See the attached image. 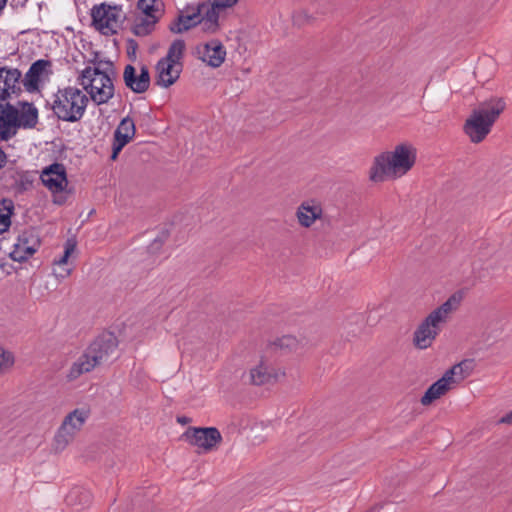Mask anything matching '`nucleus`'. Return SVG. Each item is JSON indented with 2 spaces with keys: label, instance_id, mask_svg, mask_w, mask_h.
<instances>
[{
  "label": "nucleus",
  "instance_id": "f3484780",
  "mask_svg": "<svg viewBox=\"0 0 512 512\" xmlns=\"http://www.w3.org/2000/svg\"><path fill=\"white\" fill-rule=\"evenodd\" d=\"M135 123L130 117L123 118L114 131L111 159L115 160L120 151L134 138Z\"/></svg>",
  "mask_w": 512,
  "mask_h": 512
},
{
  "label": "nucleus",
  "instance_id": "f704fd0d",
  "mask_svg": "<svg viewBox=\"0 0 512 512\" xmlns=\"http://www.w3.org/2000/svg\"><path fill=\"white\" fill-rule=\"evenodd\" d=\"M70 274V269H65V273L64 274H60V276L64 277V276H67Z\"/></svg>",
  "mask_w": 512,
  "mask_h": 512
},
{
  "label": "nucleus",
  "instance_id": "39448f33",
  "mask_svg": "<svg viewBox=\"0 0 512 512\" xmlns=\"http://www.w3.org/2000/svg\"><path fill=\"white\" fill-rule=\"evenodd\" d=\"M505 108L506 102L501 97H491L480 102L464 125L465 133L470 140L473 143L483 141Z\"/></svg>",
  "mask_w": 512,
  "mask_h": 512
},
{
  "label": "nucleus",
  "instance_id": "0eeeda50",
  "mask_svg": "<svg viewBox=\"0 0 512 512\" xmlns=\"http://www.w3.org/2000/svg\"><path fill=\"white\" fill-rule=\"evenodd\" d=\"M118 342L111 333L102 334L96 338L85 352L73 363L68 377L73 380L83 373L92 371L97 365L108 360L114 354Z\"/></svg>",
  "mask_w": 512,
  "mask_h": 512
},
{
  "label": "nucleus",
  "instance_id": "20e7f679",
  "mask_svg": "<svg viewBox=\"0 0 512 512\" xmlns=\"http://www.w3.org/2000/svg\"><path fill=\"white\" fill-rule=\"evenodd\" d=\"M197 25L206 33H215L219 29V14L210 2L199 1L186 4L169 28L173 33H183Z\"/></svg>",
  "mask_w": 512,
  "mask_h": 512
},
{
  "label": "nucleus",
  "instance_id": "b1692460",
  "mask_svg": "<svg viewBox=\"0 0 512 512\" xmlns=\"http://www.w3.org/2000/svg\"><path fill=\"white\" fill-rule=\"evenodd\" d=\"M14 212V203L10 199L0 202V235L8 232L11 226V217Z\"/></svg>",
  "mask_w": 512,
  "mask_h": 512
},
{
  "label": "nucleus",
  "instance_id": "cd10ccee",
  "mask_svg": "<svg viewBox=\"0 0 512 512\" xmlns=\"http://www.w3.org/2000/svg\"><path fill=\"white\" fill-rule=\"evenodd\" d=\"M279 346L282 348L296 350L298 346V341L293 336H283L281 339H279Z\"/></svg>",
  "mask_w": 512,
  "mask_h": 512
},
{
  "label": "nucleus",
  "instance_id": "473e14b6",
  "mask_svg": "<svg viewBox=\"0 0 512 512\" xmlns=\"http://www.w3.org/2000/svg\"><path fill=\"white\" fill-rule=\"evenodd\" d=\"M79 492V489H74L71 491L70 495L68 496V502L71 503L72 502V498L74 497V495H76L77 493Z\"/></svg>",
  "mask_w": 512,
  "mask_h": 512
},
{
  "label": "nucleus",
  "instance_id": "f03ea898",
  "mask_svg": "<svg viewBox=\"0 0 512 512\" xmlns=\"http://www.w3.org/2000/svg\"><path fill=\"white\" fill-rule=\"evenodd\" d=\"M102 66L101 61L93 62L92 65L85 67L78 76L79 84L85 94L96 105L108 103L115 92L113 67L109 63L106 64V67Z\"/></svg>",
  "mask_w": 512,
  "mask_h": 512
},
{
  "label": "nucleus",
  "instance_id": "412c9836",
  "mask_svg": "<svg viewBox=\"0 0 512 512\" xmlns=\"http://www.w3.org/2000/svg\"><path fill=\"white\" fill-rule=\"evenodd\" d=\"M322 214V206L315 200L302 202L296 210L297 221L304 228L311 227L317 220L321 219Z\"/></svg>",
  "mask_w": 512,
  "mask_h": 512
},
{
  "label": "nucleus",
  "instance_id": "dca6fc26",
  "mask_svg": "<svg viewBox=\"0 0 512 512\" xmlns=\"http://www.w3.org/2000/svg\"><path fill=\"white\" fill-rule=\"evenodd\" d=\"M52 66V62L47 59H39L33 62L23 79L26 90H37L39 84L47 80L53 73Z\"/></svg>",
  "mask_w": 512,
  "mask_h": 512
},
{
  "label": "nucleus",
  "instance_id": "6ab92c4d",
  "mask_svg": "<svg viewBox=\"0 0 512 512\" xmlns=\"http://www.w3.org/2000/svg\"><path fill=\"white\" fill-rule=\"evenodd\" d=\"M125 85L135 93L145 92L150 85L149 71L146 66H141L137 71L132 65H126L123 72Z\"/></svg>",
  "mask_w": 512,
  "mask_h": 512
},
{
  "label": "nucleus",
  "instance_id": "c85d7f7f",
  "mask_svg": "<svg viewBox=\"0 0 512 512\" xmlns=\"http://www.w3.org/2000/svg\"><path fill=\"white\" fill-rule=\"evenodd\" d=\"M238 0H214L211 5L214 8V11L219 14V9L232 7L237 3Z\"/></svg>",
  "mask_w": 512,
  "mask_h": 512
},
{
  "label": "nucleus",
  "instance_id": "423d86ee",
  "mask_svg": "<svg viewBox=\"0 0 512 512\" xmlns=\"http://www.w3.org/2000/svg\"><path fill=\"white\" fill-rule=\"evenodd\" d=\"M37 123L38 109L33 103L19 102L17 106L0 103V141H8L19 129H32Z\"/></svg>",
  "mask_w": 512,
  "mask_h": 512
},
{
  "label": "nucleus",
  "instance_id": "7c9ffc66",
  "mask_svg": "<svg viewBox=\"0 0 512 512\" xmlns=\"http://www.w3.org/2000/svg\"><path fill=\"white\" fill-rule=\"evenodd\" d=\"M7 163V155L5 152L0 148V169L3 168Z\"/></svg>",
  "mask_w": 512,
  "mask_h": 512
},
{
  "label": "nucleus",
  "instance_id": "c756f323",
  "mask_svg": "<svg viewBox=\"0 0 512 512\" xmlns=\"http://www.w3.org/2000/svg\"><path fill=\"white\" fill-rule=\"evenodd\" d=\"M499 423H502V424H512V410L509 413H507L505 416H503L499 420Z\"/></svg>",
  "mask_w": 512,
  "mask_h": 512
},
{
  "label": "nucleus",
  "instance_id": "393cba45",
  "mask_svg": "<svg viewBox=\"0 0 512 512\" xmlns=\"http://www.w3.org/2000/svg\"><path fill=\"white\" fill-rule=\"evenodd\" d=\"M138 9L141 12H150L157 15L164 14V3L162 0H139Z\"/></svg>",
  "mask_w": 512,
  "mask_h": 512
},
{
  "label": "nucleus",
  "instance_id": "4be33fe9",
  "mask_svg": "<svg viewBox=\"0 0 512 512\" xmlns=\"http://www.w3.org/2000/svg\"><path fill=\"white\" fill-rule=\"evenodd\" d=\"M21 72L16 68H0V99L5 100L20 91Z\"/></svg>",
  "mask_w": 512,
  "mask_h": 512
},
{
  "label": "nucleus",
  "instance_id": "ddd939ff",
  "mask_svg": "<svg viewBox=\"0 0 512 512\" xmlns=\"http://www.w3.org/2000/svg\"><path fill=\"white\" fill-rule=\"evenodd\" d=\"M454 376H459V380L464 379L462 364L453 366L451 369L445 372V374L433 383L425 392L421 398L423 405H429L433 401L443 396L451 386L456 382Z\"/></svg>",
  "mask_w": 512,
  "mask_h": 512
},
{
  "label": "nucleus",
  "instance_id": "bb28decb",
  "mask_svg": "<svg viewBox=\"0 0 512 512\" xmlns=\"http://www.w3.org/2000/svg\"><path fill=\"white\" fill-rule=\"evenodd\" d=\"M14 361L13 354L0 347V374L7 372L13 366Z\"/></svg>",
  "mask_w": 512,
  "mask_h": 512
},
{
  "label": "nucleus",
  "instance_id": "2eb2a0df",
  "mask_svg": "<svg viewBox=\"0 0 512 512\" xmlns=\"http://www.w3.org/2000/svg\"><path fill=\"white\" fill-rule=\"evenodd\" d=\"M198 58L212 68L220 67L226 59V49L217 39L199 44L196 47Z\"/></svg>",
  "mask_w": 512,
  "mask_h": 512
},
{
  "label": "nucleus",
  "instance_id": "6e6552de",
  "mask_svg": "<svg viewBox=\"0 0 512 512\" xmlns=\"http://www.w3.org/2000/svg\"><path fill=\"white\" fill-rule=\"evenodd\" d=\"M88 102V96L80 88L68 86L55 93L52 110L62 121L77 122L83 117Z\"/></svg>",
  "mask_w": 512,
  "mask_h": 512
},
{
  "label": "nucleus",
  "instance_id": "5701e85b",
  "mask_svg": "<svg viewBox=\"0 0 512 512\" xmlns=\"http://www.w3.org/2000/svg\"><path fill=\"white\" fill-rule=\"evenodd\" d=\"M161 17L162 15L140 11L133 22V33L136 36H146L150 34L155 29V26Z\"/></svg>",
  "mask_w": 512,
  "mask_h": 512
},
{
  "label": "nucleus",
  "instance_id": "7ed1b4c3",
  "mask_svg": "<svg viewBox=\"0 0 512 512\" xmlns=\"http://www.w3.org/2000/svg\"><path fill=\"white\" fill-rule=\"evenodd\" d=\"M461 301L462 295L454 293L425 317L415 330L413 336V343L418 349L423 350L432 346L440 332L441 326L458 310Z\"/></svg>",
  "mask_w": 512,
  "mask_h": 512
},
{
  "label": "nucleus",
  "instance_id": "a211bd4d",
  "mask_svg": "<svg viewBox=\"0 0 512 512\" xmlns=\"http://www.w3.org/2000/svg\"><path fill=\"white\" fill-rule=\"evenodd\" d=\"M285 372L281 368H275L266 358H261L259 364L250 370L251 382L255 385H263L278 381L284 377Z\"/></svg>",
  "mask_w": 512,
  "mask_h": 512
},
{
  "label": "nucleus",
  "instance_id": "4468645a",
  "mask_svg": "<svg viewBox=\"0 0 512 512\" xmlns=\"http://www.w3.org/2000/svg\"><path fill=\"white\" fill-rule=\"evenodd\" d=\"M40 179L52 193L63 192L68 185L66 168L61 163H53L45 167L40 174Z\"/></svg>",
  "mask_w": 512,
  "mask_h": 512
},
{
  "label": "nucleus",
  "instance_id": "a878e982",
  "mask_svg": "<svg viewBox=\"0 0 512 512\" xmlns=\"http://www.w3.org/2000/svg\"><path fill=\"white\" fill-rule=\"evenodd\" d=\"M76 242L74 239H68L64 245V253L59 259L54 260L57 266H64L67 264L69 257L75 252Z\"/></svg>",
  "mask_w": 512,
  "mask_h": 512
},
{
  "label": "nucleus",
  "instance_id": "f8f14e48",
  "mask_svg": "<svg viewBox=\"0 0 512 512\" xmlns=\"http://www.w3.org/2000/svg\"><path fill=\"white\" fill-rule=\"evenodd\" d=\"M182 437L204 452L213 450L222 441L221 433L215 427H192L186 430Z\"/></svg>",
  "mask_w": 512,
  "mask_h": 512
},
{
  "label": "nucleus",
  "instance_id": "f257e3e1",
  "mask_svg": "<svg viewBox=\"0 0 512 512\" xmlns=\"http://www.w3.org/2000/svg\"><path fill=\"white\" fill-rule=\"evenodd\" d=\"M417 161V149L410 142H402L391 150L374 157L369 169V180L373 183L397 180L407 175Z\"/></svg>",
  "mask_w": 512,
  "mask_h": 512
},
{
  "label": "nucleus",
  "instance_id": "1a4fd4ad",
  "mask_svg": "<svg viewBox=\"0 0 512 512\" xmlns=\"http://www.w3.org/2000/svg\"><path fill=\"white\" fill-rule=\"evenodd\" d=\"M184 51L185 42L177 39L169 46L166 56L158 61L156 71L159 86L168 88L179 79L183 68Z\"/></svg>",
  "mask_w": 512,
  "mask_h": 512
},
{
  "label": "nucleus",
  "instance_id": "2f4dec72",
  "mask_svg": "<svg viewBox=\"0 0 512 512\" xmlns=\"http://www.w3.org/2000/svg\"><path fill=\"white\" fill-rule=\"evenodd\" d=\"M177 421L180 423V424H187L190 422V419L188 417H185V416H182V417H178L177 418Z\"/></svg>",
  "mask_w": 512,
  "mask_h": 512
},
{
  "label": "nucleus",
  "instance_id": "9b49d317",
  "mask_svg": "<svg viewBox=\"0 0 512 512\" xmlns=\"http://www.w3.org/2000/svg\"><path fill=\"white\" fill-rule=\"evenodd\" d=\"M91 16L95 28L104 35L116 33L124 19L120 6L106 3L93 7Z\"/></svg>",
  "mask_w": 512,
  "mask_h": 512
},
{
  "label": "nucleus",
  "instance_id": "72a5a7b5",
  "mask_svg": "<svg viewBox=\"0 0 512 512\" xmlns=\"http://www.w3.org/2000/svg\"><path fill=\"white\" fill-rule=\"evenodd\" d=\"M7 0H0V11L6 6Z\"/></svg>",
  "mask_w": 512,
  "mask_h": 512
},
{
  "label": "nucleus",
  "instance_id": "9d476101",
  "mask_svg": "<svg viewBox=\"0 0 512 512\" xmlns=\"http://www.w3.org/2000/svg\"><path fill=\"white\" fill-rule=\"evenodd\" d=\"M89 410L77 408L65 416L54 437V449L63 451L75 438L89 417Z\"/></svg>",
  "mask_w": 512,
  "mask_h": 512
},
{
  "label": "nucleus",
  "instance_id": "aec40b11",
  "mask_svg": "<svg viewBox=\"0 0 512 512\" xmlns=\"http://www.w3.org/2000/svg\"><path fill=\"white\" fill-rule=\"evenodd\" d=\"M39 246L38 240L28 233L21 234L13 244L9 255L14 261L22 262L32 256Z\"/></svg>",
  "mask_w": 512,
  "mask_h": 512
},
{
  "label": "nucleus",
  "instance_id": "c9c22d12",
  "mask_svg": "<svg viewBox=\"0 0 512 512\" xmlns=\"http://www.w3.org/2000/svg\"><path fill=\"white\" fill-rule=\"evenodd\" d=\"M26 1H27V0H23V2H26ZM23 4H24V3H22V5H23Z\"/></svg>",
  "mask_w": 512,
  "mask_h": 512
}]
</instances>
